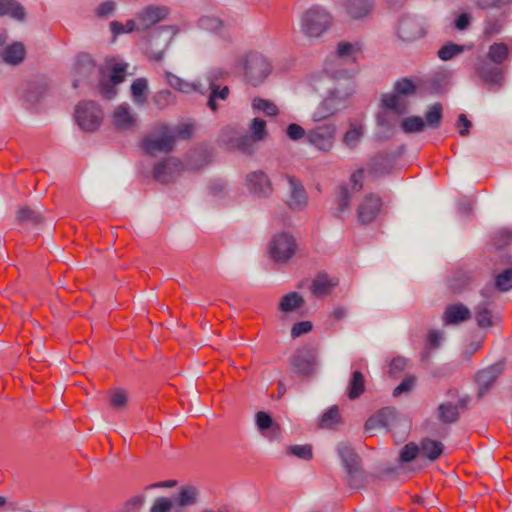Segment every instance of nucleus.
Wrapping results in <instances>:
<instances>
[{"label": "nucleus", "instance_id": "obj_1", "mask_svg": "<svg viewBox=\"0 0 512 512\" xmlns=\"http://www.w3.org/2000/svg\"><path fill=\"white\" fill-rule=\"evenodd\" d=\"M353 92L354 83L351 78H346L343 83H338L317 106L312 114V120L320 122L345 109L347 107V100Z\"/></svg>", "mask_w": 512, "mask_h": 512}, {"label": "nucleus", "instance_id": "obj_2", "mask_svg": "<svg viewBox=\"0 0 512 512\" xmlns=\"http://www.w3.org/2000/svg\"><path fill=\"white\" fill-rule=\"evenodd\" d=\"M409 104L398 95H382L380 110L376 115V123L382 134L389 137L402 115L408 113Z\"/></svg>", "mask_w": 512, "mask_h": 512}, {"label": "nucleus", "instance_id": "obj_3", "mask_svg": "<svg viewBox=\"0 0 512 512\" xmlns=\"http://www.w3.org/2000/svg\"><path fill=\"white\" fill-rule=\"evenodd\" d=\"M245 80L252 86L261 85L272 72L270 60L262 53L248 51L238 59Z\"/></svg>", "mask_w": 512, "mask_h": 512}, {"label": "nucleus", "instance_id": "obj_4", "mask_svg": "<svg viewBox=\"0 0 512 512\" xmlns=\"http://www.w3.org/2000/svg\"><path fill=\"white\" fill-rule=\"evenodd\" d=\"M331 15L320 6H313L306 10L301 16V32L310 38L322 35L330 26Z\"/></svg>", "mask_w": 512, "mask_h": 512}, {"label": "nucleus", "instance_id": "obj_5", "mask_svg": "<svg viewBox=\"0 0 512 512\" xmlns=\"http://www.w3.org/2000/svg\"><path fill=\"white\" fill-rule=\"evenodd\" d=\"M176 140L174 131L167 125H160L156 131L146 136L142 141L145 153L155 156L159 153H169L173 150Z\"/></svg>", "mask_w": 512, "mask_h": 512}, {"label": "nucleus", "instance_id": "obj_6", "mask_svg": "<svg viewBox=\"0 0 512 512\" xmlns=\"http://www.w3.org/2000/svg\"><path fill=\"white\" fill-rule=\"evenodd\" d=\"M75 119L82 130L92 132L100 127L103 121V111L93 101H81L75 108Z\"/></svg>", "mask_w": 512, "mask_h": 512}, {"label": "nucleus", "instance_id": "obj_7", "mask_svg": "<svg viewBox=\"0 0 512 512\" xmlns=\"http://www.w3.org/2000/svg\"><path fill=\"white\" fill-rule=\"evenodd\" d=\"M398 427H403L404 432L409 428L407 420L402 417L394 408L385 407L369 417L365 423V430L371 431L377 428H386L394 431Z\"/></svg>", "mask_w": 512, "mask_h": 512}, {"label": "nucleus", "instance_id": "obj_8", "mask_svg": "<svg viewBox=\"0 0 512 512\" xmlns=\"http://www.w3.org/2000/svg\"><path fill=\"white\" fill-rule=\"evenodd\" d=\"M337 127L334 123H324L307 131L306 141L316 150L329 153L335 144Z\"/></svg>", "mask_w": 512, "mask_h": 512}, {"label": "nucleus", "instance_id": "obj_9", "mask_svg": "<svg viewBox=\"0 0 512 512\" xmlns=\"http://www.w3.org/2000/svg\"><path fill=\"white\" fill-rule=\"evenodd\" d=\"M296 240L288 232H278L273 235L269 243L271 258L278 263L289 261L296 253Z\"/></svg>", "mask_w": 512, "mask_h": 512}, {"label": "nucleus", "instance_id": "obj_10", "mask_svg": "<svg viewBox=\"0 0 512 512\" xmlns=\"http://www.w3.org/2000/svg\"><path fill=\"white\" fill-rule=\"evenodd\" d=\"M177 32L178 28L176 26H162L151 34L149 45L146 47L147 53L156 61L161 60L164 56V50Z\"/></svg>", "mask_w": 512, "mask_h": 512}, {"label": "nucleus", "instance_id": "obj_11", "mask_svg": "<svg viewBox=\"0 0 512 512\" xmlns=\"http://www.w3.org/2000/svg\"><path fill=\"white\" fill-rule=\"evenodd\" d=\"M287 182L286 205L293 211H302L308 204L307 192L300 180L291 175L284 176Z\"/></svg>", "mask_w": 512, "mask_h": 512}, {"label": "nucleus", "instance_id": "obj_12", "mask_svg": "<svg viewBox=\"0 0 512 512\" xmlns=\"http://www.w3.org/2000/svg\"><path fill=\"white\" fill-rule=\"evenodd\" d=\"M100 74V68L87 54L78 56L73 70V87L78 88L82 83L91 82Z\"/></svg>", "mask_w": 512, "mask_h": 512}, {"label": "nucleus", "instance_id": "obj_13", "mask_svg": "<svg viewBox=\"0 0 512 512\" xmlns=\"http://www.w3.org/2000/svg\"><path fill=\"white\" fill-rule=\"evenodd\" d=\"M337 452L347 473L349 483L354 486V481L360 476L359 456L347 443H339Z\"/></svg>", "mask_w": 512, "mask_h": 512}, {"label": "nucleus", "instance_id": "obj_14", "mask_svg": "<svg viewBox=\"0 0 512 512\" xmlns=\"http://www.w3.org/2000/svg\"><path fill=\"white\" fill-rule=\"evenodd\" d=\"M169 14L166 6L148 5L136 14L137 31H144L164 20Z\"/></svg>", "mask_w": 512, "mask_h": 512}, {"label": "nucleus", "instance_id": "obj_15", "mask_svg": "<svg viewBox=\"0 0 512 512\" xmlns=\"http://www.w3.org/2000/svg\"><path fill=\"white\" fill-rule=\"evenodd\" d=\"M245 185L250 193L259 198H268L273 193V185L268 175L261 171H253L246 176Z\"/></svg>", "mask_w": 512, "mask_h": 512}, {"label": "nucleus", "instance_id": "obj_16", "mask_svg": "<svg viewBox=\"0 0 512 512\" xmlns=\"http://www.w3.org/2000/svg\"><path fill=\"white\" fill-rule=\"evenodd\" d=\"M316 363V356L309 348L298 349L290 358V365L293 371L302 376H310L313 374Z\"/></svg>", "mask_w": 512, "mask_h": 512}, {"label": "nucleus", "instance_id": "obj_17", "mask_svg": "<svg viewBox=\"0 0 512 512\" xmlns=\"http://www.w3.org/2000/svg\"><path fill=\"white\" fill-rule=\"evenodd\" d=\"M398 36L407 42L423 37L426 33L421 19L413 16H403L397 27Z\"/></svg>", "mask_w": 512, "mask_h": 512}, {"label": "nucleus", "instance_id": "obj_18", "mask_svg": "<svg viewBox=\"0 0 512 512\" xmlns=\"http://www.w3.org/2000/svg\"><path fill=\"white\" fill-rule=\"evenodd\" d=\"M183 170V164L174 157L166 158L155 164L153 169L154 179L159 183H169L173 181Z\"/></svg>", "mask_w": 512, "mask_h": 512}, {"label": "nucleus", "instance_id": "obj_19", "mask_svg": "<svg viewBox=\"0 0 512 512\" xmlns=\"http://www.w3.org/2000/svg\"><path fill=\"white\" fill-rule=\"evenodd\" d=\"M475 70L479 78L490 88H499L503 84L504 71L497 65L480 60L475 64Z\"/></svg>", "mask_w": 512, "mask_h": 512}, {"label": "nucleus", "instance_id": "obj_20", "mask_svg": "<svg viewBox=\"0 0 512 512\" xmlns=\"http://www.w3.org/2000/svg\"><path fill=\"white\" fill-rule=\"evenodd\" d=\"M504 370V363L502 361L496 362L487 368L480 370L476 374V383L478 385V395L483 397L489 388L494 384L496 379Z\"/></svg>", "mask_w": 512, "mask_h": 512}, {"label": "nucleus", "instance_id": "obj_21", "mask_svg": "<svg viewBox=\"0 0 512 512\" xmlns=\"http://www.w3.org/2000/svg\"><path fill=\"white\" fill-rule=\"evenodd\" d=\"M382 206L381 198L375 195L366 196L357 209V216L360 223H370L378 215Z\"/></svg>", "mask_w": 512, "mask_h": 512}, {"label": "nucleus", "instance_id": "obj_22", "mask_svg": "<svg viewBox=\"0 0 512 512\" xmlns=\"http://www.w3.org/2000/svg\"><path fill=\"white\" fill-rule=\"evenodd\" d=\"M112 122L119 130H131L137 124V115L128 104H121L113 111Z\"/></svg>", "mask_w": 512, "mask_h": 512}, {"label": "nucleus", "instance_id": "obj_23", "mask_svg": "<svg viewBox=\"0 0 512 512\" xmlns=\"http://www.w3.org/2000/svg\"><path fill=\"white\" fill-rule=\"evenodd\" d=\"M256 425L259 432L270 440H279L281 436L280 426L275 423L272 417L264 412L256 413Z\"/></svg>", "mask_w": 512, "mask_h": 512}, {"label": "nucleus", "instance_id": "obj_24", "mask_svg": "<svg viewBox=\"0 0 512 512\" xmlns=\"http://www.w3.org/2000/svg\"><path fill=\"white\" fill-rule=\"evenodd\" d=\"M165 78H166L168 84L173 89H175L179 92H182L185 94H190L192 92H199L201 94L206 93V90L203 89V87L200 83L186 81L171 72H166Z\"/></svg>", "mask_w": 512, "mask_h": 512}, {"label": "nucleus", "instance_id": "obj_25", "mask_svg": "<svg viewBox=\"0 0 512 512\" xmlns=\"http://www.w3.org/2000/svg\"><path fill=\"white\" fill-rule=\"evenodd\" d=\"M470 310L463 304L457 303L449 305L443 315V321L446 325H456L470 318Z\"/></svg>", "mask_w": 512, "mask_h": 512}, {"label": "nucleus", "instance_id": "obj_26", "mask_svg": "<svg viewBox=\"0 0 512 512\" xmlns=\"http://www.w3.org/2000/svg\"><path fill=\"white\" fill-rule=\"evenodd\" d=\"M342 6L351 18L360 19L369 15L372 2L370 0H343Z\"/></svg>", "mask_w": 512, "mask_h": 512}, {"label": "nucleus", "instance_id": "obj_27", "mask_svg": "<svg viewBox=\"0 0 512 512\" xmlns=\"http://www.w3.org/2000/svg\"><path fill=\"white\" fill-rule=\"evenodd\" d=\"M26 50L21 42H13L0 52L2 60L9 65H18L25 58Z\"/></svg>", "mask_w": 512, "mask_h": 512}, {"label": "nucleus", "instance_id": "obj_28", "mask_svg": "<svg viewBox=\"0 0 512 512\" xmlns=\"http://www.w3.org/2000/svg\"><path fill=\"white\" fill-rule=\"evenodd\" d=\"M338 285V280L329 278L326 274H319L312 282L311 292L316 297L329 294Z\"/></svg>", "mask_w": 512, "mask_h": 512}, {"label": "nucleus", "instance_id": "obj_29", "mask_svg": "<svg viewBox=\"0 0 512 512\" xmlns=\"http://www.w3.org/2000/svg\"><path fill=\"white\" fill-rule=\"evenodd\" d=\"M0 16H9L22 22L26 18V11L16 0H0Z\"/></svg>", "mask_w": 512, "mask_h": 512}, {"label": "nucleus", "instance_id": "obj_30", "mask_svg": "<svg viewBox=\"0 0 512 512\" xmlns=\"http://www.w3.org/2000/svg\"><path fill=\"white\" fill-rule=\"evenodd\" d=\"M209 90H210V93L208 96L207 106L212 111H217L220 106V103L225 102L228 99L229 94H230V89L226 85L225 86L217 85V86H209Z\"/></svg>", "mask_w": 512, "mask_h": 512}, {"label": "nucleus", "instance_id": "obj_31", "mask_svg": "<svg viewBox=\"0 0 512 512\" xmlns=\"http://www.w3.org/2000/svg\"><path fill=\"white\" fill-rule=\"evenodd\" d=\"M365 390V377L360 371H354L347 386V396L351 400L359 398Z\"/></svg>", "mask_w": 512, "mask_h": 512}, {"label": "nucleus", "instance_id": "obj_32", "mask_svg": "<svg viewBox=\"0 0 512 512\" xmlns=\"http://www.w3.org/2000/svg\"><path fill=\"white\" fill-rule=\"evenodd\" d=\"M198 497V490L193 486H183L179 490L177 496L174 498V505L184 508L196 503Z\"/></svg>", "mask_w": 512, "mask_h": 512}, {"label": "nucleus", "instance_id": "obj_33", "mask_svg": "<svg viewBox=\"0 0 512 512\" xmlns=\"http://www.w3.org/2000/svg\"><path fill=\"white\" fill-rule=\"evenodd\" d=\"M420 454L427 457L430 461H434L440 457L444 446L441 442L431 439H424L421 442Z\"/></svg>", "mask_w": 512, "mask_h": 512}, {"label": "nucleus", "instance_id": "obj_34", "mask_svg": "<svg viewBox=\"0 0 512 512\" xmlns=\"http://www.w3.org/2000/svg\"><path fill=\"white\" fill-rule=\"evenodd\" d=\"M350 194L346 187H340L337 198L335 200V207L333 214L337 218H343L349 210Z\"/></svg>", "mask_w": 512, "mask_h": 512}, {"label": "nucleus", "instance_id": "obj_35", "mask_svg": "<svg viewBox=\"0 0 512 512\" xmlns=\"http://www.w3.org/2000/svg\"><path fill=\"white\" fill-rule=\"evenodd\" d=\"M508 56L509 48L503 42L493 43L490 45L487 52V58L495 65L502 64L508 58Z\"/></svg>", "mask_w": 512, "mask_h": 512}, {"label": "nucleus", "instance_id": "obj_36", "mask_svg": "<svg viewBox=\"0 0 512 512\" xmlns=\"http://www.w3.org/2000/svg\"><path fill=\"white\" fill-rule=\"evenodd\" d=\"M148 81L145 78H137L131 84V95L133 101L142 106L147 100Z\"/></svg>", "mask_w": 512, "mask_h": 512}, {"label": "nucleus", "instance_id": "obj_37", "mask_svg": "<svg viewBox=\"0 0 512 512\" xmlns=\"http://www.w3.org/2000/svg\"><path fill=\"white\" fill-rule=\"evenodd\" d=\"M459 418L458 405L451 402L441 403L438 406V419L446 424L454 423Z\"/></svg>", "mask_w": 512, "mask_h": 512}, {"label": "nucleus", "instance_id": "obj_38", "mask_svg": "<svg viewBox=\"0 0 512 512\" xmlns=\"http://www.w3.org/2000/svg\"><path fill=\"white\" fill-rule=\"evenodd\" d=\"M252 109L255 113H263L266 116H276L279 113L277 105L271 100L256 97L251 103Z\"/></svg>", "mask_w": 512, "mask_h": 512}, {"label": "nucleus", "instance_id": "obj_39", "mask_svg": "<svg viewBox=\"0 0 512 512\" xmlns=\"http://www.w3.org/2000/svg\"><path fill=\"white\" fill-rule=\"evenodd\" d=\"M304 303V299L297 292H290L284 295L279 302V310L282 312H292L300 308Z\"/></svg>", "mask_w": 512, "mask_h": 512}, {"label": "nucleus", "instance_id": "obj_40", "mask_svg": "<svg viewBox=\"0 0 512 512\" xmlns=\"http://www.w3.org/2000/svg\"><path fill=\"white\" fill-rule=\"evenodd\" d=\"M504 28V19L499 16L487 15L483 21V35L491 37L499 34Z\"/></svg>", "mask_w": 512, "mask_h": 512}, {"label": "nucleus", "instance_id": "obj_41", "mask_svg": "<svg viewBox=\"0 0 512 512\" xmlns=\"http://www.w3.org/2000/svg\"><path fill=\"white\" fill-rule=\"evenodd\" d=\"M416 92L415 83L408 78H401L394 83L393 92L385 93L384 95H398L400 98L405 99Z\"/></svg>", "mask_w": 512, "mask_h": 512}, {"label": "nucleus", "instance_id": "obj_42", "mask_svg": "<svg viewBox=\"0 0 512 512\" xmlns=\"http://www.w3.org/2000/svg\"><path fill=\"white\" fill-rule=\"evenodd\" d=\"M364 129L360 124L351 123L343 137V142L349 148H355L363 136Z\"/></svg>", "mask_w": 512, "mask_h": 512}, {"label": "nucleus", "instance_id": "obj_43", "mask_svg": "<svg viewBox=\"0 0 512 512\" xmlns=\"http://www.w3.org/2000/svg\"><path fill=\"white\" fill-rule=\"evenodd\" d=\"M255 142L257 141L253 139L251 136L242 135L235 138L231 144L232 147H234L238 151L247 155H251L256 150Z\"/></svg>", "mask_w": 512, "mask_h": 512}, {"label": "nucleus", "instance_id": "obj_44", "mask_svg": "<svg viewBox=\"0 0 512 512\" xmlns=\"http://www.w3.org/2000/svg\"><path fill=\"white\" fill-rule=\"evenodd\" d=\"M474 314L479 327L486 328L492 325V313L487 303L478 304L474 309Z\"/></svg>", "mask_w": 512, "mask_h": 512}, {"label": "nucleus", "instance_id": "obj_45", "mask_svg": "<svg viewBox=\"0 0 512 512\" xmlns=\"http://www.w3.org/2000/svg\"><path fill=\"white\" fill-rule=\"evenodd\" d=\"M340 422V414L337 406H331L321 416L319 426L324 429L335 427Z\"/></svg>", "mask_w": 512, "mask_h": 512}, {"label": "nucleus", "instance_id": "obj_46", "mask_svg": "<svg viewBox=\"0 0 512 512\" xmlns=\"http://www.w3.org/2000/svg\"><path fill=\"white\" fill-rule=\"evenodd\" d=\"M400 127L405 133H417L424 130L425 122L420 116H410L401 121Z\"/></svg>", "mask_w": 512, "mask_h": 512}, {"label": "nucleus", "instance_id": "obj_47", "mask_svg": "<svg viewBox=\"0 0 512 512\" xmlns=\"http://www.w3.org/2000/svg\"><path fill=\"white\" fill-rule=\"evenodd\" d=\"M442 120V105L440 103L433 104L425 114V124L428 127L436 129L440 126Z\"/></svg>", "mask_w": 512, "mask_h": 512}, {"label": "nucleus", "instance_id": "obj_48", "mask_svg": "<svg viewBox=\"0 0 512 512\" xmlns=\"http://www.w3.org/2000/svg\"><path fill=\"white\" fill-rule=\"evenodd\" d=\"M153 102L158 109H165L176 103V96L170 90H161L155 93Z\"/></svg>", "mask_w": 512, "mask_h": 512}, {"label": "nucleus", "instance_id": "obj_49", "mask_svg": "<svg viewBox=\"0 0 512 512\" xmlns=\"http://www.w3.org/2000/svg\"><path fill=\"white\" fill-rule=\"evenodd\" d=\"M228 75L229 72L226 69L222 67H213L205 73V79L209 86H217L221 85V82H223Z\"/></svg>", "mask_w": 512, "mask_h": 512}, {"label": "nucleus", "instance_id": "obj_50", "mask_svg": "<svg viewBox=\"0 0 512 512\" xmlns=\"http://www.w3.org/2000/svg\"><path fill=\"white\" fill-rule=\"evenodd\" d=\"M199 26L201 29L213 32L220 33L224 28L223 22L214 16H203L199 19Z\"/></svg>", "mask_w": 512, "mask_h": 512}, {"label": "nucleus", "instance_id": "obj_51", "mask_svg": "<svg viewBox=\"0 0 512 512\" xmlns=\"http://www.w3.org/2000/svg\"><path fill=\"white\" fill-rule=\"evenodd\" d=\"M495 288L500 292H507L512 289V268L506 269L496 275Z\"/></svg>", "mask_w": 512, "mask_h": 512}, {"label": "nucleus", "instance_id": "obj_52", "mask_svg": "<svg viewBox=\"0 0 512 512\" xmlns=\"http://www.w3.org/2000/svg\"><path fill=\"white\" fill-rule=\"evenodd\" d=\"M44 94V88L35 83H28L23 92V98L30 104L38 102Z\"/></svg>", "mask_w": 512, "mask_h": 512}, {"label": "nucleus", "instance_id": "obj_53", "mask_svg": "<svg viewBox=\"0 0 512 512\" xmlns=\"http://www.w3.org/2000/svg\"><path fill=\"white\" fill-rule=\"evenodd\" d=\"M251 137L257 142L265 139L267 135L266 121L261 118L255 117L250 124Z\"/></svg>", "mask_w": 512, "mask_h": 512}, {"label": "nucleus", "instance_id": "obj_54", "mask_svg": "<svg viewBox=\"0 0 512 512\" xmlns=\"http://www.w3.org/2000/svg\"><path fill=\"white\" fill-rule=\"evenodd\" d=\"M110 30L115 36L123 33H130L135 30L137 31V20H128L125 24L118 21H112L110 23Z\"/></svg>", "mask_w": 512, "mask_h": 512}, {"label": "nucleus", "instance_id": "obj_55", "mask_svg": "<svg viewBox=\"0 0 512 512\" xmlns=\"http://www.w3.org/2000/svg\"><path fill=\"white\" fill-rule=\"evenodd\" d=\"M463 52V46L450 43L442 46L438 50V57L443 61H448L452 59L454 56Z\"/></svg>", "mask_w": 512, "mask_h": 512}, {"label": "nucleus", "instance_id": "obj_56", "mask_svg": "<svg viewBox=\"0 0 512 512\" xmlns=\"http://www.w3.org/2000/svg\"><path fill=\"white\" fill-rule=\"evenodd\" d=\"M288 453L302 460H310L313 456L312 446L309 444L289 446Z\"/></svg>", "mask_w": 512, "mask_h": 512}, {"label": "nucleus", "instance_id": "obj_57", "mask_svg": "<svg viewBox=\"0 0 512 512\" xmlns=\"http://www.w3.org/2000/svg\"><path fill=\"white\" fill-rule=\"evenodd\" d=\"M420 454V449L415 443L406 444L400 451L399 460L400 462L406 463L411 462Z\"/></svg>", "mask_w": 512, "mask_h": 512}, {"label": "nucleus", "instance_id": "obj_58", "mask_svg": "<svg viewBox=\"0 0 512 512\" xmlns=\"http://www.w3.org/2000/svg\"><path fill=\"white\" fill-rule=\"evenodd\" d=\"M475 6L481 10L501 9L512 4V0H473Z\"/></svg>", "mask_w": 512, "mask_h": 512}, {"label": "nucleus", "instance_id": "obj_59", "mask_svg": "<svg viewBox=\"0 0 512 512\" xmlns=\"http://www.w3.org/2000/svg\"><path fill=\"white\" fill-rule=\"evenodd\" d=\"M18 218L21 221H31L34 223L41 222V214L31 208L25 207L18 211Z\"/></svg>", "mask_w": 512, "mask_h": 512}, {"label": "nucleus", "instance_id": "obj_60", "mask_svg": "<svg viewBox=\"0 0 512 512\" xmlns=\"http://www.w3.org/2000/svg\"><path fill=\"white\" fill-rule=\"evenodd\" d=\"M174 503L172 500L164 497L157 498L150 508V512H169Z\"/></svg>", "mask_w": 512, "mask_h": 512}, {"label": "nucleus", "instance_id": "obj_61", "mask_svg": "<svg viewBox=\"0 0 512 512\" xmlns=\"http://www.w3.org/2000/svg\"><path fill=\"white\" fill-rule=\"evenodd\" d=\"M416 383V377L415 376H409L405 378L394 390H393V396L397 397L401 394L410 391Z\"/></svg>", "mask_w": 512, "mask_h": 512}, {"label": "nucleus", "instance_id": "obj_62", "mask_svg": "<svg viewBox=\"0 0 512 512\" xmlns=\"http://www.w3.org/2000/svg\"><path fill=\"white\" fill-rule=\"evenodd\" d=\"M128 401L127 394L123 390H115L110 399L111 405L116 409H122L125 407Z\"/></svg>", "mask_w": 512, "mask_h": 512}, {"label": "nucleus", "instance_id": "obj_63", "mask_svg": "<svg viewBox=\"0 0 512 512\" xmlns=\"http://www.w3.org/2000/svg\"><path fill=\"white\" fill-rule=\"evenodd\" d=\"M286 134L291 140L297 141L302 139L303 137L306 138L307 131H305V129L300 125L292 123L288 125Z\"/></svg>", "mask_w": 512, "mask_h": 512}, {"label": "nucleus", "instance_id": "obj_64", "mask_svg": "<svg viewBox=\"0 0 512 512\" xmlns=\"http://www.w3.org/2000/svg\"><path fill=\"white\" fill-rule=\"evenodd\" d=\"M312 323L310 321H301L293 325L291 329L292 338H297L302 334L308 333L312 330Z\"/></svg>", "mask_w": 512, "mask_h": 512}]
</instances>
